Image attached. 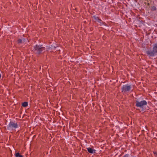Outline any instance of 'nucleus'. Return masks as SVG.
<instances>
[{
	"instance_id": "obj_13",
	"label": "nucleus",
	"mask_w": 157,
	"mask_h": 157,
	"mask_svg": "<svg viewBox=\"0 0 157 157\" xmlns=\"http://www.w3.org/2000/svg\"><path fill=\"white\" fill-rule=\"evenodd\" d=\"M129 156V155L128 154H126L124 155L123 157H128Z\"/></svg>"
},
{
	"instance_id": "obj_8",
	"label": "nucleus",
	"mask_w": 157,
	"mask_h": 157,
	"mask_svg": "<svg viewBox=\"0 0 157 157\" xmlns=\"http://www.w3.org/2000/svg\"><path fill=\"white\" fill-rule=\"evenodd\" d=\"M15 156L16 157H23V156L20 155L19 153H16Z\"/></svg>"
},
{
	"instance_id": "obj_10",
	"label": "nucleus",
	"mask_w": 157,
	"mask_h": 157,
	"mask_svg": "<svg viewBox=\"0 0 157 157\" xmlns=\"http://www.w3.org/2000/svg\"><path fill=\"white\" fill-rule=\"evenodd\" d=\"M45 49V48H44V47H40V52H41L42 51L41 50H44Z\"/></svg>"
},
{
	"instance_id": "obj_11",
	"label": "nucleus",
	"mask_w": 157,
	"mask_h": 157,
	"mask_svg": "<svg viewBox=\"0 0 157 157\" xmlns=\"http://www.w3.org/2000/svg\"><path fill=\"white\" fill-rule=\"evenodd\" d=\"M22 42V40H21V39H19L18 40V43H21Z\"/></svg>"
},
{
	"instance_id": "obj_6",
	"label": "nucleus",
	"mask_w": 157,
	"mask_h": 157,
	"mask_svg": "<svg viewBox=\"0 0 157 157\" xmlns=\"http://www.w3.org/2000/svg\"><path fill=\"white\" fill-rule=\"evenodd\" d=\"M93 17H94V19L96 21H97L98 22H99L100 23H101V22H102V21L98 18V17H96L95 16H94Z\"/></svg>"
},
{
	"instance_id": "obj_7",
	"label": "nucleus",
	"mask_w": 157,
	"mask_h": 157,
	"mask_svg": "<svg viewBox=\"0 0 157 157\" xmlns=\"http://www.w3.org/2000/svg\"><path fill=\"white\" fill-rule=\"evenodd\" d=\"M28 105V103L27 102H24L22 104V105L24 107L27 106Z\"/></svg>"
},
{
	"instance_id": "obj_5",
	"label": "nucleus",
	"mask_w": 157,
	"mask_h": 157,
	"mask_svg": "<svg viewBox=\"0 0 157 157\" xmlns=\"http://www.w3.org/2000/svg\"><path fill=\"white\" fill-rule=\"evenodd\" d=\"M88 151L90 153H95L96 150L90 147H88L87 148Z\"/></svg>"
},
{
	"instance_id": "obj_9",
	"label": "nucleus",
	"mask_w": 157,
	"mask_h": 157,
	"mask_svg": "<svg viewBox=\"0 0 157 157\" xmlns=\"http://www.w3.org/2000/svg\"><path fill=\"white\" fill-rule=\"evenodd\" d=\"M35 50H36L37 51H39V48L38 46L36 45V46H35L34 47Z\"/></svg>"
},
{
	"instance_id": "obj_3",
	"label": "nucleus",
	"mask_w": 157,
	"mask_h": 157,
	"mask_svg": "<svg viewBox=\"0 0 157 157\" xmlns=\"http://www.w3.org/2000/svg\"><path fill=\"white\" fill-rule=\"evenodd\" d=\"M147 105V102L145 100H143L140 101H136V106L137 107L142 108Z\"/></svg>"
},
{
	"instance_id": "obj_12",
	"label": "nucleus",
	"mask_w": 157,
	"mask_h": 157,
	"mask_svg": "<svg viewBox=\"0 0 157 157\" xmlns=\"http://www.w3.org/2000/svg\"><path fill=\"white\" fill-rule=\"evenodd\" d=\"M152 10H156V8H155V6H153L152 7Z\"/></svg>"
},
{
	"instance_id": "obj_1",
	"label": "nucleus",
	"mask_w": 157,
	"mask_h": 157,
	"mask_svg": "<svg viewBox=\"0 0 157 157\" xmlns=\"http://www.w3.org/2000/svg\"><path fill=\"white\" fill-rule=\"evenodd\" d=\"M146 53L150 56H154L157 53V43L154 44L152 50H148Z\"/></svg>"
},
{
	"instance_id": "obj_14",
	"label": "nucleus",
	"mask_w": 157,
	"mask_h": 157,
	"mask_svg": "<svg viewBox=\"0 0 157 157\" xmlns=\"http://www.w3.org/2000/svg\"><path fill=\"white\" fill-rule=\"evenodd\" d=\"M154 154L155 155H157V153L156 152H154Z\"/></svg>"
},
{
	"instance_id": "obj_2",
	"label": "nucleus",
	"mask_w": 157,
	"mask_h": 157,
	"mask_svg": "<svg viewBox=\"0 0 157 157\" xmlns=\"http://www.w3.org/2000/svg\"><path fill=\"white\" fill-rule=\"evenodd\" d=\"M7 129L10 131H12L15 130L18 127L17 124L16 123L10 122L7 125Z\"/></svg>"
},
{
	"instance_id": "obj_4",
	"label": "nucleus",
	"mask_w": 157,
	"mask_h": 157,
	"mask_svg": "<svg viewBox=\"0 0 157 157\" xmlns=\"http://www.w3.org/2000/svg\"><path fill=\"white\" fill-rule=\"evenodd\" d=\"M131 89V86L128 85H123L121 88L122 91L124 92H128Z\"/></svg>"
}]
</instances>
